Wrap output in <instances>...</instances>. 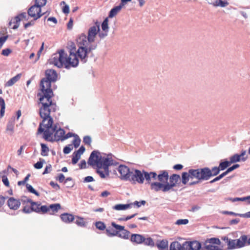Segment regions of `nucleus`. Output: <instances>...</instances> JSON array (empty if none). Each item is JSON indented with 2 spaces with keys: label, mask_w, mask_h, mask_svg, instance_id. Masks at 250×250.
<instances>
[{
  "label": "nucleus",
  "mask_w": 250,
  "mask_h": 250,
  "mask_svg": "<svg viewBox=\"0 0 250 250\" xmlns=\"http://www.w3.org/2000/svg\"><path fill=\"white\" fill-rule=\"evenodd\" d=\"M1 178H2V181L3 183L4 184V185L6 187H9V181H8L7 177L5 175H3V176H2Z\"/></svg>",
  "instance_id": "nucleus-58"
},
{
  "label": "nucleus",
  "mask_w": 250,
  "mask_h": 250,
  "mask_svg": "<svg viewBox=\"0 0 250 250\" xmlns=\"http://www.w3.org/2000/svg\"><path fill=\"white\" fill-rule=\"evenodd\" d=\"M111 224V226L115 229L120 231L122 230H124V229L125 228L124 226L117 225L115 222H112Z\"/></svg>",
  "instance_id": "nucleus-57"
},
{
  "label": "nucleus",
  "mask_w": 250,
  "mask_h": 250,
  "mask_svg": "<svg viewBox=\"0 0 250 250\" xmlns=\"http://www.w3.org/2000/svg\"><path fill=\"white\" fill-rule=\"evenodd\" d=\"M81 140L79 137L75 138L73 141V144L75 148H77L80 144Z\"/></svg>",
  "instance_id": "nucleus-56"
},
{
  "label": "nucleus",
  "mask_w": 250,
  "mask_h": 250,
  "mask_svg": "<svg viewBox=\"0 0 250 250\" xmlns=\"http://www.w3.org/2000/svg\"><path fill=\"white\" fill-rule=\"evenodd\" d=\"M75 223L80 227H84L86 225V223L84 221L83 218L79 216L76 217Z\"/></svg>",
  "instance_id": "nucleus-36"
},
{
  "label": "nucleus",
  "mask_w": 250,
  "mask_h": 250,
  "mask_svg": "<svg viewBox=\"0 0 250 250\" xmlns=\"http://www.w3.org/2000/svg\"><path fill=\"white\" fill-rule=\"evenodd\" d=\"M100 31L99 25H94L89 28L87 37L92 43H95V38L98 33Z\"/></svg>",
  "instance_id": "nucleus-13"
},
{
  "label": "nucleus",
  "mask_w": 250,
  "mask_h": 250,
  "mask_svg": "<svg viewBox=\"0 0 250 250\" xmlns=\"http://www.w3.org/2000/svg\"><path fill=\"white\" fill-rule=\"evenodd\" d=\"M72 149V148H71L69 146H66L64 147L63 152L64 154H69Z\"/></svg>",
  "instance_id": "nucleus-64"
},
{
  "label": "nucleus",
  "mask_w": 250,
  "mask_h": 250,
  "mask_svg": "<svg viewBox=\"0 0 250 250\" xmlns=\"http://www.w3.org/2000/svg\"><path fill=\"white\" fill-rule=\"evenodd\" d=\"M43 45H44V42H42V45L40 49L38 51L37 57L36 60L34 61L35 62H36L39 59L40 55H41V54L42 50L43 49Z\"/></svg>",
  "instance_id": "nucleus-59"
},
{
  "label": "nucleus",
  "mask_w": 250,
  "mask_h": 250,
  "mask_svg": "<svg viewBox=\"0 0 250 250\" xmlns=\"http://www.w3.org/2000/svg\"><path fill=\"white\" fill-rule=\"evenodd\" d=\"M195 178L197 179L198 181L190 183L189 184L190 186L196 184L198 183L199 180H201L199 168L196 169H190L188 170V172H184L182 173V183L184 185H186L189 179H193Z\"/></svg>",
  "instance_id": "nucleus-7"
},
{
  "label": "nucleus",
  "mask_w": 250,
  "mask_h": 250,
  "mask_svg": "<svg viewBox=\"0 0 250 250\" xmlns=\"http://www.w3.org/2000/svg\"><path fill=\"white\" fill-rule=\"evenodd\" d=\"M240 167L239 164H235L233 165L232 167H229L227 169V170L224 172L225 174L227 175L229 173L231 172L232 171L234 170V169L238 168Z\"/></svg>",
  "instance_id": "nucleus-46"
},
{
  "label": "nucleus",
  "mask_w": 250,
  "mask_h": 250,
  "mask_svg": "<svg viewBox=\"0 0 250 250\" xmlns=\"http://www.w3.org/2000/svg\"><path fill=\"white\" fill-rule=\"evenodd\" d=\"M106 232L107 235L108 236H114L116 235H117L118 234V231H115L114 230H112L111 229H109V228H107L106 229Z\"/></svg>",
  "instance_id": "nucleus-51"
},
{
  "label": "nucleus",
  "mask_w": 250,
  "mask_h": 250,
  "mask_svg": "<svg viewBox=\"0 0 250 250\" xmlns=\"http://www.w3.org/2000/svg\"><path fill=\"white\" fill-rule=\"evenodd\" d=\"M131 208V205L127 204H117L113 207V209L116 210H124Z\"/></svg>",
  "instance_id": "nucleus-26"
},
{
  "label": "nucleus",
  "mask_w": 250,
  "mask_h": 250,
  "mask_svg": "<svg viewBox=\"0 0 250 250\" xmlns=\"http://www.w3.org/2000/svg\"><path fill=\"white\" fill-rule=\"evenodd\" d=\"M121 231H122L121 232L119 233H118L117 235L119 237L124 239H128L129 237V235L130 234L129 231L125 229H124V230H122Z\"/></svg>",
  "instance_id": "nucleus-32"
},
{
  "label": "nucleus",
  "mask_w": 250,
  "mask_h": 250,
  "mask_svg": "<svg viewBox=\"0 0 250 250\" xmlns=\"http://www.w3.org/2000/svg\"><path fill=\"white\" fill-rule=\"evenodd\" d=\"M159 250H167L168 242L166 240H163L157 244Z\"/></svg>",
  "instance_id": "nucleus-28"
},
{
  "label": "nucleus",
  "mask_w": 250,
  "mask_h": 250,
  "mask_svg": "<svg viewBox=\"0 0 250 250\" xmlns=\"http://www.w3.org/2000/svg\"><path fill=\"white\" fill-rule=\"evenodd\" d=\"M41 146L42 147L41 155L43 156H47L49 150V148L44 144H41Z\"/></svg>",
  "instance_id": "nucleus-35"
},
{
  "label": "nucleus",
  "mask_w": 250,
  "mask_h": 250,
  "mask_svg": "<svg viewBox=\"0 0 250 250\" xmlns=\"http://www.w3.org/2000/svg\"><path fill=\"white\" fill-rule=\"evenodd\" d=\"M181 250H191L190 241H186L181 245Z\"/></svg>",
  "instance_id": "nucleus-39"
},
{
  "label": "nucleus",
  "mask_w": 250,
  "mask_h": 250,
  "mask_svg": "<svg viewBox=\"0 0 250 250\" xmlns=\"http://www.w3.org/2000/svg\"><path fill=\"white\" fill-rule=\"evenodd\" d=\"M168 179L169 182H166V183H153L152 188L154 189L155 192L162 191L163 192H167L170 191H173V188L175 187L180 182L181 177L178 174H173L169 176Z\"/></svg>",
  "instance_id": "nucleus-6"
},
{
  "label": "nucleus",
  "mask_w": 250,
  "mask_h": 250,
  "mask_svg": "<svg viewBox=\"0 0 250 250\" xmlns=\"http://www.w3.org/2000/svg\"><path fill=\"white\" fill-rule=\"evenodd\" d=\"M7 204L11 209L17 210L21 205V202L19 199H16L14 197H10L8 199Z\"/></svg>",
  "instance_id": "nucleus-15"
},
{
  "label": "nucleus",
  "mask_w": 250,
  "mask_h": 250,
  "mask_svg": "<svg viewBox=\"0 0 250 250\" xmlns=\"http://www.w3.org/2000/svg\"><path fill=\"white\" fill-rule=\"evenodd\" d=\"M85 148L83 146H81L79 149L75 152L76 154H79L80 156H81L82 154L84 152Z\"/></svg>",
  "instance_id": "nucleus-63"
},
{
  "label": "nucleus",
  "mask_w": 250,
  "mask_h": 250,
  "mask_svg": "<svg viewBox=\"0 0 250 250\" xmlns=\"http://www.w3.org/2000/svg\"><path fill=\"white\" fill-rule=\"evenodd\" d=\"M49 211V207H47V206H40V212L42 213H46L47 211Z\"/></svg>",
  "instance_id": "nucleus-55"
},
{
  "label": "nucleus",
  "mask_w": 250,
  "mask_h": 250,
  "mask_svg": "<svg viewBox=\"0 0 250 250\" xmlns=\"http://www.w3.org/2000/svg\"><path fill=\"white\" fill-rule=\"evenodd\" d=\"M11 52V50L9 48H7V49H3L2 50L1 54L5 56H8Z\"/></svg>",
  "instance_id": "nucleus-61"
},
{
  "label": "nucleus",
  "mask_w": 250,
  "mask_h": 250,
  "mask_svg": "<svg viewBox=\"0 0 250 250\" xmlns=\"http://www.w3.org/2000/svg\"><path fill=\"white\" fill-rule=\"evenodd\" d=\"M231 165L229 161H228L226 160H224L223 162H221L219 164V168H220L221 170H223L227 168L229 166Z\"/></svg>",
  "instance_id": "nucleus-30"
},
{
  "label": "nucleus",
  "mask_w": 250,
  "mask_h": 250,
  "mask_svg": "<svg viewBox=\"0 0 250 250\" xmlns=\"http://www.w3.org/2000/svg\"><path fill=\"white\" fill-rule=\"evenodd\" d=\"M247 158L248 157H242V158H240L238 154H235L230 157L229 162L231 164L236 162H240V161L245 162L247 159Z\"/></svg>",
  "instance_id": "nucleus-22"
},
{
  "label": "nucleus",
  "mask_w": 250,
  "mask_h": 250,
  "mask_svg": "<svg viewBox=\"0 0 250 250\" xmlns=\"http://www.w3.org/2000/svg\"><path fill=\"white\" fill-rule=\"evenodd\" d=\"M15 124V118L13 116L8 120L6 127V132L10 136L12 135L14 132Z\"/></svg>",
  "instance_id": "nucleus-16"
},
{
  "label": "nucleus",
  "mask_w": 250,
  "mask_h": 250,
  "mask_svg": "<svg viewBox=\"0 0 250 250\" xmlns=\"http://www.w3.org/2000/svg\"><path fill=\"white\" fill-rule=\"evenodd\" d=\"M49 210L51 209L53 212H57L61 208V205L59 204H55L50 205L49 206Z\"/></svg>",
  "instance_id": "nucleus-41"
},
{
  "label": "nucleus",
  "mask_w": 250,
  "mask_h": 250,
  "mask_svg": "<svg viewBox=\"0 0 250 250\" xmlns=\"http://www.w3.org/2000/svg\"><path fill=\"white\" fill-rule=\"evenodd\" d=\"M26 187L28 191L32 193H33L35 194L36 195L39 196L40 195V194L39 192H38L31 185L26 184Z\"/></svg>",
  "instance_id": "nucleus-38"
},
{
  "label": "nucleus",
  "mask_w": 250,
  "mask_h": 250,
  "mask_svg": "<svg viewBox=\"0 0 250 250\" xmlns=\"http://www.w3.org/2000/svg\"><path fill=\"white\" fill-rule=\"evenodd\" d=\"M131 170L132 168H129L125 165H120L118 168V171L121 175L120 178L125 181H128L129 179V176Z\"/></svg>",
  "instance_id": "nucleus-10"
},
{
  "label": "nucleus",
  "mask_w": 250,
  "mask_h": 250,
  "mask_svg": "<svg viewBox=\"0 0 250 250\" xmlns=\"http://www.w3.org/2000/svg\"><path fill=\"white\" fill-rule=\"evenodd\" d=\"M46 3V0H36L34 5L39 6L40 8L44 6Z\"/></svg>",
  "instance_id": "nucleus-49"
},
{
  "label": "nucleus",
  "mask_w": 250,
  "mask_h": 250,
  "mask_svg": "<svg viewBox=\"0 0 250 250\" xmlns=\"http://www.w3.org/2000/svg\"><path fill=\"white\" fill-rule=\"evenodd\" d=\"M249 199H250V195L246 196V197H241V198L236 197V198H232V199H230V200L233 202H235L236 201H245L247 200H249Z\"/></svg>",
  "instance_id": "nucleus-44"
},
{
  "label": "nucleus",
  "mask_w": 250,
  "mask_h": 250,
  "mask_svg": "<svg viewBox=\"0 0 250 250\" xmlns=\"http://www.w3.org/2000/svg\"><path fill=\"white\" fill-rule=\"evenodd\" d=\"M60 217L62 221L65 223H71L75 219V217L73 215L67 213L61 214Z\"/></svg>",
  "instance_id": "nucleus-20"
},
{
  "label": "nucleus",
  "mask_w": 250,
  "mask_h": 250,
  "mask_svg": "<svg viewBox=\"0 0 250 250\" xmlns=\"http://www.w3.org/2000/svg\"><path fill=\"white\" fill-rule=\"evenodd\" d=\"M45 161L44 160L42 159L41 161V159H40V161L35 164L34 166L36 169H41L42 167L43 163Z\"/></svg>",
  "instance_id": "nucleus-53"
},
{
  "label": "nucleus",
  "mask_w": 250,
  "mask_h": 250,
  "mask_svg": "<svg viewBox=\"0 0 250 250\" xmlns=\"http://www.w3.org/2000/svg\"><path fill=\"white\" fill-rule=\"evenodd\" d=\"M169 178L168 172L167 170H163L158 171L157 181L156 183H166Z\"/></svg>",
  "instance_id": "nucleus-14"
},
{
  "label": "nucleus",
  "mask_w": 250,
  "mask_h": 250,
  "mask_svg": "<svg viewBox=\"0 0 250 250\" xmlns=\"http://www.w3.org/2000/svg\"><path fill=\"white\" fill-rule=\"evenodd\" d=\"M28 11L29 15L34 19V21L39 19L43 14L41 13V8L39 6L35 5L31 6Z\"/></svg>",
  "instance_id": "nucleus-12"
},
{
  "label": "nucleus",
  "mask_w": 250,
  "mask_h": 250,
  "mask_svg": "<svg viewBox=\"0 0 250 250\" xmlns=\"http://www.w3.org/2000/svg\"><path fill=\"white\" fill-rule=\"evenodd\" d=\"M77 43L78 49L76 51V47L73 43L72 44L73 51H75L76 54L83 63L87 62V54L92 50H95L97 47L95 43H92L84 34L80 35L77 39Z\"/></svg>",
  "instance_id": "nucleus-5"
},
{
  "label": "nucleus",
  "mask_w": 250,
  "mask_h": 250,
  "mask_svg": "<svg viewBox=\"0 0 250 250\" xmlns=\"http://www.w3.org/2000/svg\"><path fill=\"white\" fill-rule=\"evenodd\" d=\"M51 168H52L51 165L50 164H48V165H47L46 166L45 169H44V171L43 172L42 174H45L49 173L51 170Z\"/></svg>",
  "instance_id": "nucleus-60"
},
{
  "label": "nucleus",
  "mask_w": 250,
  "mask_h": 250,
  "mask_svg": "<svg viewBox=\"0 0 250 250\" xmlns=\"http://www.w3.org/2000/svg\"><path fill=\"white\" fill-rule=\"evenodd\" d=\"M87 164L93 167H96V173L102 179L109 177V167L114 165L111 154L102 153L98 150H94L91 153Z\"/></svg>",
  "instance_id": "nucleus-2"
},
{
  "label": "nucleus",
  "mask_w": 250,
  "mask_h": 250,
  "mask_svg": "<svg viewBox=\"0 0 250 250\" xmlns=\"http://www.w3.org/2000/svg\"><path fill=\"white\" fill-rule=\"evenodd\" d=\"M191 250H202L203 244L198 241H190Z\"/></svg>",
  "instance_id": "nucleus-25"
},
{
  "label": "nucleus",
  "mask_w": 250,
  "mask_h": 250,
  "mask_svg": "<svg viewBox=\"0 0 250 250\" xmlns=\"http://www.w3.org/2000/svg\"><path fill=\"white\" fill-rule=\"evenodd\" d=\"M144 177L147 182V183L150 185V189L155 191V190L152 188V186L153 183H156V181L153 182L152 180H157L158 173L154 171L148 172L145 171H144Z\"/></svg>",
  "instance_id": "nucleus-11"
},
{
  "label": "nucleus",
  "mask_w": 250,
  "mask_h": 250,
  "mask_svg": "<svg viewBox=\"0 0 250 250\" xmlns=\"http://www.w3.org/2000/svg\"><path fill=\"white\" fill-rule=\"evenodd\" d=\"M30 16L29 15L28 13L27 14L25 12L22 13L16 16L15 18L16 23L21 21H28Z\"/></svg>",
  "instance_id": "nucleus-23"
},
{
  "label": "nucleus",
  "mask_w": 250,
  "mask_h": 250,
  "mask_svg": "<svg viewBox=\"0 0 250 250\" xmlns=\"http://www.w3.org/2000/svg\"><path fill=\"white\" fill-rule=\"evenodd\" d=\"M221 243L220 239L217 238H208L203 243L202 250H223L219 247Z\"/></svg>",
  "instance_id": "nucleus-8"
},
{
  "label": "nucleus",
  "mask_w": 250,
  "mask_h": 250,
  "mask_svg": "<svg viewBox=\"0 0 250 250\" xmlns=\"http://www.w3.org/2000/svg\"><path fill=\"white\" fill-rule=\"evenodd\" d=\"M181 245L178 241H174L172 242L169 247L170 250H181Z\"/></svg>",
  "instance_id": "nucleus-29"
},
{
  "label": "nucleus",
  "mask_w": 250,
  "mask_h": 250,
  "mask_svg": "<svg viewBox=\"0 0 250 250\" xmlns=\"http://www.w3.org/2000/svg\"><path fill=\"white\" fill-rule=\"evenodd\" d=\"M235 241L237 249L242 248L246 244H247V236L243 235L239 239H236Z\"/></svg>",
  "instance_id": "nucleus-19"
},
{
  "label": "nucleus",
  "mask_w": 250,
  "mask_h": 250,
  "mask_svg": "<svg viewBox=\"0 0 250 250\" xmlns=\"http://www.w3.org/2000/svg\"><path fill=\"white\" fill-rule=\"evenodd\" d=\"M46 78L42 80L40 83V86L42 94H38L40 96L39 106L44 108L51 104H56L51 100L53 95V91L51 89V82H55L57 79V74L53 69H48L45 71Z\"/></svg>",
  "instance_id": "nucleus-3"
},
{
  "label": "nucleus",
  "mask_w": 250,
  "mask_h": 250,
  "mask_svg": "<svg viewBox=\"0 0 250 250\" xmlns=\"http://www.w3.org/2000/svg\"><path fill=\"white\" fill-rule=\"evenodd\" d=\"M56 104H51L45 107H40L39 113L42 119L38 128V133L43 132V138L48 141H63L65 131L62 128L57 129L56 125L53 126V119L50 114L56 110Z\"/></svg>",
  "instance_id": "nucleus-1"
},
{
  "label": "nucleus",
  "mask_w": 250,
  "mask_h": 250,
  "mask_svg": "<svg viewBox=\"0 0 250 250\" xmlns=\"http://www.w3.org/2000/svg\"><path fill=\"white\" fill-rule=\"evenodd\" d=\"M144 171H141L138 169L132 168L131 173L129 176V179L128 181L132 184H143L145 179L144 177Z\"/></svg>",
  "instance_id": "nucleus-9"
},
{
  "label": "nucleus",
  "mask_w": 250,
  "mask_h": 250,
  "mask_svg": "<svg viewBox=\"0 0 250 250\" xmlns=\"http://www.w3.org/2000/svg\"><path fill=\"white\" fill-rule=\"evenodd\" d=\"M30 205L31 206L32 212L35 211L40 213V204L32 201Z\"/></svg>",
  "instance_id": "nucleus-31"
},
{
  "label": "nucleus",
  "mask_w": 250,
  "mask_h": 250,
  "mask_svg": "<svg viewBox=\"0 0 250 250\" xmlns=\"http://www.w3.org/2000/svg\"><path fill=\"white\" fill-rule=\"evenodd\" d=\"M188 223V220L187 219H179L176 221L175 223L176 225H186Z\"/></svg>",
  "instance_id": "nucleus-52"
},
{
  "label": "nucleus",
  "mask_w": 250,
  "mask_h": 250,
  "mask_svg": "<svg viewBox=\"0 0 250 250\" xmlns=\"http://www.w3.org/2000/svg\"><path fill=\"white\" fill-rule=\"evenodd\" d=\"M108 18H106V19H105L104 20V21H103V22L102 23V25H101L102 29L104 32H108L109 27H108Z\"/></svg>",
  "instance_id": "nucleus-33"
},
{
  "label": "nucleus",
  "mask_w": 250,
  "mask_h": 250,
  "mask_svg": "<svg viewBox=\"0 0 250 250\" xmlns=\"http://www.w3.org/2000/svg\"><path fill=\"white\" fill-rule=\"evenodd\" d=\"M21 203L22 205H24L26 204H31L32 201L26 196H22L21 197L20 200Z\"/></svg>",
  "instance_id": "nucleus-37"
},
{
  "label": "nucleus",
  "mask_w": 250,
  "mask_h": 250,
  "mask_svg": "<svg viewBox=\"0 0 250 250\" xmlns=\"http://www.w3.org/2000/svg\"><path fill=\"white\" fill-rule=\"evenodd\" d=\"M81 156L79 154H76L75 152H74L73 154V157L72 159V163L73 165L76 164L79 160L80 159Z\"/></svg>",
  "instance_id": "nucleus-47"
},
{
  "label": "nucleus",
  "mask_w": 250,
  "mask_h": 250,
  "mask_svg": "<svg viewBox=\"0 0 250 250\" xmlns=\"http://www.w3.org/2000/svg\"><path fill=\"white\" fill-rule=\"evenodd\" d=\"M131 241L137 244H141L145 240V237L140 234H133L131 237Z\"/></svg>",
  "instance_id": "nucleus-21"
},
{
  "label": "nucleus",
  "mask_w": 250,
  "mask_h": 250,
  "mask_svg": "<svg viewBox=\"0 0 250 250\" xmlns=\"http://www.w3.org/2000/svg\"><path fill=\"white\" fill-rule=\"evenodd\" d=\"M208 3L215 7H225L229 4L227 0H215L214 1L208 0Z\"/></svg>",
  "instance_id": "nucleus-18"
},
{
  "label": "nucleus",
  "mask_w": 250,
  "mask_h": 250,
  "mask_svg": "<svg viewBox=\"0 0 250 250\" xmlns=\"http://www.w3.org/2000/svg\"><path fill=\"white\" fill-rule=\"evenodd\" d=\"M91 142V138L89 136H85L83 138V142L85 145L90 146Z\"/></svg>",
  "instance_id": "nucleus-50"
},
{
  "label": "nucleus",
  "mask_w": 250,
  "mask_h": 250,
  "mask_svg": "<svg viewBox=\"0 0 250 250\" xmlns=\"http://www.w3.org/2000/svg\"><path fill=\"white\" fill-rule=\"evenodd\" d=\"M220 170H221L219 167H212L211 169H210L211 177L217 175L218 174H219Z\"/></svg>",
  "instance_id": "nucleus-43"
},
{
  "label": "nucleus",
  "mask_w": 250,
  "mask_h": 250,
  "mask_svg": "<svg viewBox=\"0 0 250 250\" xmlns=\"http://www.w3.org/2000/svg\"><path fill=\"white\" fill-rule=\"evenodd\" d=\"M49 61L58 68L64 67L66 69L76 67L79 64L78 58L73 50H70L68 57L63 50H60L52 56Z\"/></svg>",
  "instance_id": "nucleus-4"
},
{
  "label": "nucleus",
  "mask_w": 250,
  "mask_h": 250,
  "mask_svg": "<svg viewBox=\"0 0 250 250\" xmlns=\"http://www.w3.org/2000/svg\"><path fill=\"white\" fill-rule=\"evenodd\" d=\"M146 202L144 200H142L140 202L136 201L133 203H130L129 204L131 205V207L132 206H136L138 208L140 207L142 205H145Z\"/></svg>",
  "instance_id": "nucleus-48"
},
{
  "label": "nucleus",
  "mask_w": 250,
  "mask_h": 250,
  "mask_svg": "<svg viewBox=\"0 0 250 250\" xmlns=\"http://www.w3.org/2000/svg\"><path fill=\"white\" fill-rule=\"evenodd\" d=\"M201 180H208L211 177L210 169L208 167L199 168Z\"/></svg>",
  "instance_id": "nucleus-17"
},
{
  "label": "nucleus",
  "mask_w": 250,
  "mask_h": 250,
  "mask_svg": "<svg viewBox=\"0 0 250 250\" xmlns=\"http://www.w3.org/2000/svg\"><path fill=\"white\" fill-rule=\"evenodd\" d=\"M143 242L145 243V245L150 246H154V243L153 242V240L151 238H145V240L143 241Z\"/></svg>",
  "instance_id": "nucleus-45"
},
{
  "label": "nucleus",
  "mask_w": 250,
  "mask_h": 250,
  "mask_svg": "<svg viewBox=\"0 0 250 250\" xmlns=\"http://www.w3.org/2000/svg\"><path fill=\"white\" fill-rule=\"evenodd\" d=\"M21 74H18L14 77L10 79L5 84V86H11L17 82H18L21 78Z\"/></svg>",
  "instance_id": "nucleus-24"
},
{
  "label": "nucleus",
  "mask_w": 250,
  "mask_h": 250,
  "mask_svg": "<svg viewBox=\"0 0 250 250\" xmlns=\"http://www.w3.org/2000/svg\"><path fill=\"white\" fill-rule=\"evenodd\" d=\"M23 206L22 211L25 213H30L32 212L31 206L30 204H26Z\"/></svg>",
  "instance_id": "nucleus-42"
},
{
  "label": "nucleus",
  "mask_w": 250,
  "mask_h": 250,
  "mask_svg": "<svg viewBox=\"0 0 250 250\" xmlns=\"http://www.w3.org/2000/svg\"><path fill=\"white\" fill-rule=\"evenodd\" d=\"M225 176H226V175L223 172L222 174H221L220 175H219L218 176L215 177L214 179H213V180H211L209 182V183L212 184V183H214V182H215L216 181H218L220 180V179H221L222 178H223Z\"/></svg>",
  "instance_id": "nucleus-54"
},
{
  "label": "nucleus",
  "mask_w": 250,
  "mask_h": 250,
  "mask_svg": "<svg viewBox=\"0 0 250 250\" xmlns=\"http://www.w3.org/2000/svg\"><path fill=\"white\" fill-rule=\"evenodd\" d=\"M121 6L119 5L116 6H115L109 12L108 17L109 18H112L115 16L122 9Z\"/></svg>",
  "instance_id": "nucleus-27"
},
{
  "label": "nucleus",
  "mask_w": 250,
  "mask_h": 250,
  "mask_svg": "<svg viewBox=\"0 0 250 250\" xmlns=\"http://www.w3.org/2000/svg\"><path fill=\"white\" fill-rule=\"evenodd\" d=\"M95 226L97 229H99V230H104L106 228V226H105V225L104 224V223L102 222H101V221L96 222Z\"/></svg>",
  "instance_id": "nucleus-40"
},
{
  "label": "nucleus",
  "mask_w": 250,
  "mask_h": 250,
  "mask_svg": "<svg viewBox=\"0 0 250 250\" xmlns=\"http://www.w3.org/2000/svg\"><path fill=\"white\" fill-rule=\"evenodd\" d=\"M227 244L228 245V249L229 250L237 249L235 240L230 239Z\"/></svg>",
  "instance_id": "nucleus-34"
},
{
  "label": "nucleus",
  "mask_w": 250,
  "mask_h": 250,
  "mask_svg": "<svg viewBox=\"0 0 250 250\" xmlns=\"http://www.w3.org/2000/svg\"><path fill=\"white\" fill-rule=\"evenodd\" d=\"M94 181V179L93 178V177H92L91 176H88L87 177H85L84 178L83 182L84 183H89V182H93Z\"/></svg>",
  "instance_id": "nucleus-62"
}]
</instances>
